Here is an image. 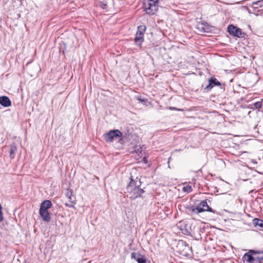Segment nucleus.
<instances>
[{
    "mask_svg": "<svg viewBox=\"0 0 263 263\" xmlns=\"http://www.w3.org/2000/svg\"><path fill=\"white\" fill-rule=\"evenodd\" d=\"M130 179V181L126 186V190L130 196V198L135 199L141 197L144 191L143 189L140 188L141 185L140 179L136 177L135 179H133L132 177Z\"/></svg>",
    "mask_w": 263,
    "mask_h": 263,
    "instance_id": "nucleus-1",
    "label": "nucleus"
},
{
    "mask_svg": "<svg viewBox=\"0 0 263 263\" xmlns=\"http://www.w3.org/2000/svg\"><path fill=\"white\" fill-rule=\"evenodd\" d=\"M143 8L146 14L153 15L158 9V0H144Z\"/></svg>",
    "mask_w": 263,
    "mask_h": 263,
    "instance_id": "nucleus-2",
    "label": "nucleus"
},
{
    "mask_svg": "<svg viewBox=\"0 0 263 263\" xmlns=\"http://www.w3.org/2000/svg\"><path fill=\"white\" fill-rule=\"evenodd\" d=\"M177 252L183 256H189L192 252L191 248L184 240H180L176 246Z\"/></svg>",
    "mask_w": 263,
    "mask_h": 263,
    "instance_id": "nucleus-3",
    "label": "nucleus"
},
{
    "mask_svg": "<svg viewBox=\"0 0 263 263\" xmlns=\"http://www.w3.org/2000/svg\"><path fill=\"white\" fill-rule=\"evenodd\" d=\"M120 137H122V132L118 129L111 130L103 135L104 139L107 143L119 140Z\"/></svg>",
    "mask_w": 263,
    "mask_h": 263,
    "instance_id": "nucleus-4",
    "label": "nucleus"
},
{
    "mask_svg": "<svg viewBox=\"0 0 263 263\" xmlns=\"http://www.w3.org/2000/svg\"><path fill=\"white\" fill-rule=\"evenodd\" d=\"M146 27L145 25H141L138 27L137 31L134 39L135 44L138 46H141L144 41V34L145 32Z\"/></svg>",
    "mask_w": 263,
    "mask_h": 263,
    "instance_id": "nucleus-5",
    "label": "nucleus"
},
{
    "mask_svg": "<svg viewBox=\"0 0 263 263\" xmlns=\"http://www.w3.org/2000/svg\"><path fill=\"white\" fill-rule=\"evenodd\" d=\"M209 84L204 88V92L210 91L214 86H219L221 89H224L225 84H221L216 78L211 77L209 80Z\"/></svg>",
    "mask_w": 263,
    "mask_h": 263,
    "instance_id": "nucleus-6",
    "label": "nucleus"
},
{
    "mask_svg": "<svg viewBox=\"0 0 263 263\" xmlns=\"http://www.w3.org/2000/svg\"><path fill=\"white\" fill-rule=\"evenodd\" d=\"M227 30L230 34L237 37H244L246 34L241 29L233 25H229L228 26Z\"/></svg>",
    "mask_w": 263,
    "mask_h": 263,
    "instance_id": "nucleus-7",
    "label": "nucleus"
},
{
    "mask_svg": "<svg viewBox=\"0 0 263 263\" xmlns=\"http://www.w3.org/2000/svg\"><path fill=\"white\" fill-rule=\"evenodd\" d=\"M255 254L253 255V253H250L249 251L243 255L242 259L243 261H246L249 263H260L255 257Z\"/></svg>",
    "mask_w": 263,
    "mask_h": 263,
    "instance_id": "nucleus-8",
    "label": "nucleus"
},
{
    "mask_svg": "<svg viewBox=\"0 0 263 263\" xmlns=\"http://www.w3.org/2000/svg\"><path fill=\"white\" fill-rule=\"evenodd\" d=\"M131 258L136 260L138 263L146 262V256L139 252H132L131 254Z\"/></svg>",
    "mask_w": 263,
    "mask_h": 263,
    "instance_id": "nucleus-9",
    "label": "nucleus"
},
{
    "mask_svg": "<svg viewBox=\"0 0 263 263\" xmlns=\"http://www.w3.org/2000/svg\"><path fill=\"white\" fill-rule=\"evenodd\" d=\"M132 135L131 133H127L123 134L122 133V137H120L118 140V142L121 144H124L125 143L129 141Z\"/></svg>",
    "mask_w": 263,
    "mask_h": 263,
    "instance_id": "nucleus-10",
    "label": "nucleus"
},
{
    "mask_svg": "<svg viewBox=\"0 0 263 263\" xmlns=\"http://www.w3.org/2000/svg\"><path fill=\"white\" fill-rule=\"evenodd\" d=\"M0 104L5 107H7L11 105V102L8 97L5 96H1Z\"/></svg>",
    "mask_w": 263,
    "mask_h": 263,
    "instance_id": "nucleus-11",
    "label": "nucleus"
},
{
    "mask_svg": "<svg viewBox=\"0 0 263 263\" xmlns=\"http://www.w3.org/2000/svg\"><path fill=\"white\" fill-rule=\"evenodd\" d=\"M39 214L44 221L46 222H49L50 221V214L48 211H42L40 210Z\"/></svg>",
    "mask_w": 263,
    "mask_h": 263,
    "instance_id": "nucleus-12",
    "label": "nucleus"
},
{
    "mask_svg": "<svg viewBox=\"0 0 263 263\" xmlns=\"http://www.w3.org/2000/svg\"><path fill=\"white\" fill-rule=\"evenodd\" d=\"M52 205L51 201L49 200H44L41 204L40 210L42 211H48L49 209L51 208Z\"/></svg>",
    "mask_w": 263,
    "mask_h": 263,
    "instance_id": "nucleus-13",
    "label": "nucleus"
},
{
    "mask_svg": "<svg viewBox=\"0 0 263 263\" xmlns=\"http://www.w3.org/2000/svg\"><path fill=\"white\" fill-rule=\"evenodd\" d=\"M17 147L15 143H12L9 146V157L11 159L15 157V153L17 151Z\"/></svg>",
    "mask_w": 263,
    "mask_h": 263,
    "instance_id": "nucleus-14",
    "label": "nucleus"
},
{
    "mask_svg": "<svg viewBox=\"0 0 263 263\" xmlns=\"http://www.w3.org/2000/svg\"><path fill=\"white\" fill-rule=\"evenodd\" d=\"M250 253H253V255H256L255 257L258 261L261 263L263 260V251H257L253 250H249Z\"/></svg>",
    "mask_w": 263,
    "mask_h": 263,
    "instance_id": "nucleus-15",
    "label": "nucleus"
},
{
    "mask_svg": "<svg viewBox=\"0 0 263 263\" xmlns=\"http://www.w3.org/2000/svg\"><path fill=\"white\" fill-rule=\"evenodd\" d=\"M261 103L260 102V101H257L252 104H250L249 105L248 108L252 109L253 110H257V111H260V110H261Z\"/></svg>",
    "mask_w": 263,
    "mask_h": 263,
    "instance_id": "nucleus-16",
    "label": "nucleus"
},
{
    "mask_svg": "<svg viewBox=\"0 0 263 263\" xmlns=\"http://www.w3.org/2000/svg\"><path fill=\"white\" fill-rule=\"evenodd\" d=\"M65 195L69 199V202L75 203V197L73 196V192L72 190H67Z\"/></svg>",
    "mask_w": 263,
    "mask_h": 263,
    "instance_id": "nucleus-17",
    "label": "nucleus"
},
{
    "mask_svg": "<svg viewBox=\"0 0 263 263\" xmlns=\"http://www.w3.org/2000/svg\"><path fill=\"white\" fill-rule=\"evenodd\" d=\"M200 204L203 208L205 209V211L215 213V211L208 205L206 200L201 201Z\"/></svg>",
    "mask_w": 263,
    "mask_h": 263,
    "instance_id": "nucleus-18",
    "label": "nucleus"
},
{
    "mask_svg": "<svg viewBox=\"0 0 263 263\" xmlns=\"http://www.w3.org/2000/svg\"><path fill=\"white\" fill-rule=\"evenodd\" d=\"M253 222L254 225L258 226L263 231V220L256 218L253 220Z\"/></svg>",
    "mask_w": 263,
    "mask_h": 263,
    "instance_id": "nucleus-19",
    "label": "nucleus"
},
{
    "mask_svg": "<svg viewBox=\"0 0 263 263\" xmlns=\"http://www.w3.org/2000/svg\"><path fill=\"white\" fill-rule=\"evenodd\" d=\"M186 209H187V212L189 214H191V215H193L194 214H198L197 213L196 210L195 209V207H194L193 206H190V207H187L186 208Z\"/></svg>",
    "mask_w": 263,
    "mask_h": 263,
    "instance_id": "nucleus-20",
    "label": "nucleus"
},
{
    "mask_svg": "<svg viewBox=\"0 0 263 263\" xmlns=\"http://www.w3.org/2000/svg\"><path fill=\"white\" fill-rule=\"evenodd\" d=\"M195 209L196 210L197 213L199 214L201 212L205 211V209L203 208L200 204L199 203L197 206L195 207Z\"/></svg>",
    "mask_w": 263,
    "mask_h": 263,
    "instance_id": "nucleus-21",
    "label": "nucleus"
},
{
    "mask_svg": "<svg viewBox=\"0 0 263 263\" xmlns=\"http://www.w3.org/2000/svg\"><path fill=\"white\" fill-rule=\"evenodd\" d=\"M138 100L140 102L142 103H143L144 104H145L147 102V99H145L144 98H142L141 96H140V97H138Z\"/></svg>",
    "mask_w": 263,
    "mask_h": 263,
    "instance_id": "nucleus-22",
    "label": "nucleus"
},
{
    "mask_svg": "<svg viewBox=\"0 0 263 263\" xmlns=\"http://www.w3.org/2000/svg\"><path fill=\"white\" fill-rule=\"evenodd\" d=\"M183 191L185 192L189 193L192 191V187L190 185H186V186L183 187Z\"/></svg>",
    "mask_w": 263,
    "mask_h": 263,
    "instance_id": "nucleus-23",
    "label": "nucleus"
},
{
    "mask_svg": "<svg viewBox=\"0 0 263 263\" xmlns=\"http://www.w3.org/2000/svg\"><path fill=\"white\" fill-rule=\"evenodd\" d=\"M205 26V24H199L198 25V28L200 29L201 31H203V32H206V29L205 28V27H204L203 26Z\"/></svg>",
    "mask_w": 263,
    "mask_h": 263,
    "instance_id": "nucleus-24",
    "label": "nucleus"
},
{
    "mask_svg": "<svg viewBox=\"0 0 263 263\" xmlns=\"http://www.w3.org/2000/svg\"><path fill=\"white\" fill-rule=\"evenodd\" d=\"M4 219L3 214L2 212V206L0 204V222L2 221Z\"/></svg>",
    "mask_w": 263,
    "mask_h": 263,
    "instance_id": "nucleus-25",
    "label": "nucleus"
},
{
    "mask_svg": "<svg viewBox=\"0 0 263 263\" xmlns=\"http://www.w3.org/2000/svg\"><path fill=\"white\" fill-rule=\"evenodd\" d=\"M72 203H71V204H69V203H66L65 204V205L67 207H68V208H74V205Z\"/></svg>",
    "mask_w": 263,
    "mask_h": 263,
    "instance_id": "nucleus-26",
    "label": "nucleus"
},
{
    "mask_svg": "<svg viewBox=\"0 0 263 263\" xmlns=\"http://www.w3.org/2000/svg\"><path fill=\"white\" fill-rule=\"evenodd\" d=\"M3 137V134L0 133V144L3 143V142L4 141Z\"/></svg>",
    "mask_w": 263,
    "mask_h": 263,
    "instance_id": "nucleus-27",
    "label": "nucleus"
},
{
    "mask_svg": "<svg viewBox=\"0 0 263 263\" xmlns=\"http://www.w3.org/2000/svg\"><path fill=\"white\" fill-rule=\"evenodd\" d=\"M260 102L261 103V110H260V112H263V98L261 99Z\"/></svg>",
    "mask_w": 263,
    "mask_h": 263,
    "instance_id": "nucleus-28",
    "label": "nucleus"
},
{
    "mask_svg": "<svg viewBox=\"0 0 263 263\" xmlns=\"http://www.w3.org/2000/svg\"><path fill=\"white\" fill-rule=\"evenodd\" d=\"M251 162L254 163V164H257V161L255 159H252L251 160Z\"/></svg>",
    "mask_w": 263,
    "mask_h": 263,
    "instance_id": "nucleus-29",
    "label": "nucleus"
},
{
    "mask_svg": "<svg viewBox=\"0 0 263 263\" xmlns=\"http://www.w3.org/2000/svg\"><path fill=\"white\" fill-rule=\"evenodd\" d=\"M106 6H107V4L106 3H103L102 4V8L103 9L105 8L106 7Z\"/></svg>",
    "mask_w": 263,
    "mask_h": 263,
    "instance_id": "nucleus-30",
    "label": "nucleus"
},
{
    "mask_svg": "<svg viewBox=\"0 0 263 263\" xmlns=\"http://www.w3.org/2000/svg\"><path fill=\"white\" fill-rule=\"evenodd\" d=\"M170 109H171V110H177V108H175V107H170Z\"/></svg>",
    "mask_w": 263,
    "mask_h": 263,
    "instance_id": "nucleus-31",
    "label": "nucleus"
},
{
    "mask_svg": "<svg viewBox=\"0 0 263 263\" xmlns=\"http://www.w3.org/2000/svg\"><path fill=\"white\" fill-rule=\"evenodd\" d=\"M145 160H146V158L145 157H144L143 158V161L145 162Z\"/></svg>",
    "mask_w": 263,
    "mask_h": 263,
    "instance_id": "nucleus-32",
    "label": "nucleus"
},
{
    "mask_svg": "<svg viewBox=\"0 0 263 263\" xmlns=\"http://www.w3.org/2000/svg\"><path fill=\"white\" fill-rule=\"evenodd\" d=\"M250 114H251V111H250L248 112V115H250Z\"/></svg>",
    "mask_w": 263,
    "mask_h": 263,
    "instance_id": "nucleus-33",
    "label": "nucleus"
}]
</instances>
